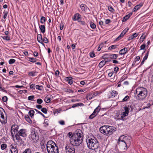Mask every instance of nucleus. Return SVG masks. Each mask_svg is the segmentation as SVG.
<instances>
[{
	"mask_svg": "<svg viewBox=\"0 0 153 153\" xmlns=\"http://www.w3.org/2000/svg\"><path fill=\"white\" fill-rule=\"evenodd\" d=\"M83 140V135L80 130H76L70 139L71 145L73 146H78L80 145Z\"/></svg>",
	"mask_w": 153,
	"mask_h": 153,
	"instance_id": "nucleus-1",
	"label": "nucleus"
},
{
	"mask_svg": "<svg viewBox=\"0 0 153 153\" xmlns=\"http://www.w3.org/2000/svg\"><path fill=\"white\" fill-rule=\"evenodd\" d=\"M131 141V138L128 135L121 136L119 137L118 142L120 148L123 151L126 150L130 145Z\"/></svg>",
	"mask_w": 153,
	"mask_h": 153,
	"instance_id": "nucleus-2",
	"label": "nucleus"
},
{
	"mask_svg": "<svg viewBox=\"0 0 153 153\" xmlns=\"http://www.w3.org/2000/svg\"><path fill=\"white\" fill-rule=\"evenodd\" d=\"M147 89L143 87L137 88L135 93L136 99L138 100H143L145 99L147 95Z\"/></svg>",
	"mask_w": 153,
	"mask_h": 153,
	"instance_id": "nucleus-3",
	"label": "nucleus"
},
{
	"mask_svg": "<svg viewBox=\"0 0 153 153\" xmlns=\"http://www.w3.org/2000/svg\"><path fill=\"white\" fill-rule=\"evenodd\" d=\"M88 148L91 149L95 150L99 146V144L97 139L94 137L89 138L86 140Z\"/></svg>",
	"mask_w": 153,
	"mask_h": 153,
	"instance_id": "nucleus-4",
	"label": "nucleus"
},
{
	"mask_svg": "<svg viewBox=\"0 0 153 153\" xmlns=\"http://www.w3.org/2000/svg\"><path fill=\"white\" fill-rule=\"evenodd\" d=\"M47 149L48 153H59L58 146L52 140H49L47 142Z\"/></svg>",
	"mask_w": 153,
	"mask_h": 153,
	"instance_id": "nucleus-5",
	"label": "nucleus"
},
{
	"mask_svg": "<svg viewBox=\"0 0 153 153\" xmlns=\"http://www.w3.org/2000/svg\"><path fill=\"white\" fill-rule=\"evenodd\" d=\"M29 138L30 140H32L34 142H36L39 140V136L37 132L34 128L32 129L30 134Z\"/></svg>",
	"mask_w": 153,
	"mask_h": 153,
	"instance_id": "nucleus-6",
	"label": "nucleus"
},
{
	"mask_svg": "<svg viewBox=\"0 0 153 153\" xmlns=\"http://www.w3.org/2000/svg\"><path fill=\"white\" fill-rule=\"evenodd\" d=\"M68 144L66 145L65 147V150L66 153H74L75 149L73 146Z\"/></svg>",
	"mask_w": 153,
	"mask_h": 153,
	"instance_id": "nucleus-7",
	"label": "nucleus"
},
{
	"mask_svg": "<svg viewBox=\"0 0 153 153\" xmlns=\"http://www.w3.org/2000/svg\"><path fill=\"white\" fill-rule=\"evenodd\" d=\"M19 128V126L17 125H13L12 126L11 129V134L13 138L14 137V136L18 132Z\"/></svg>",
	"mask_w": 153,
	"mask_h": 153,
	"instance_id": "nucleus-8",
	"label": "nucleus"
},
{
	"mask_svg": "<svg viewBox=\"0 0 153 153\" xmlns=\"http://www.w3.org/2000/svg\"><path fill=\"white\" fill-rule=\"evenodd\" d=\"M115 127L112 126H106V134L107 135H111L115 131Z\"/></svg>",
	"mask_w": 153,
	"mask_h": 153,
	"instance_id": "nucleus-9",
	"label": "nucleus"
},
{
	"mask_svg": "<svg viewBox=\"0 0 153 153\" xmlns=\"http://www.w3.org/2000/svg\"><path fill=\"white\" fill-rule=\"evenodd\" d=\"M5 111L2 112L0 110V121L3 124H5L7 123V119L4 117Z\"/></svg>",
	"mask_w": 153,
	"mask_h": 153,
	"instance_id": "nucleus-10",
	"label": "nucleus"
},
{
	"mask_svg": "<svg viewBox=\"0 0 153 153\" xmlns=\"http://www.w3.org/2000/svg\"><path fill=\"white\" fill-rule=\"evenodd\" d=\"M16 134L22 137H26L27 135V130L25 129H21L18 131Z\"/></svg>",
	"mask_w": 153,
	"mask_h": 153,
	"instance_id": "nucleus-11",
	"label": "nucleus"
},
{
	"mask_svg": "<svg viewBox=\"0 0 153 153\" xmlns=\"http://www.w3.org/2000/svg\"><path fill=\"white\" fill-rule=\"evenodd\" d=\"M124 109L125 111L123 112L122 114H121V118H123L124 117H125L127 116L128 115L129 113V109L128 108L127 106H125L124 107Z\"/></svg>",
	"mask_w": 153,
	"mask_h": 153,
	"instance_id": "nucleus-12",
	"label": "nucleus"
},
{
	"mask_svg": "<svg viewBox=\"0 0 153 153\" xmlns=\"http://www.w3.org/2000/svg\"><path fill=\"white\" fill-rule=\"evenodd\" d=\"M118 94L117 91H109L108 94V96L109 97H113L116 96Z\"/></svg>",
	"mask_w": 153,
	"mask_h": 153,
	"instance_id": "nucleus-13",
	"label": "nucleus"
},
{
	"mask_svg": "<svg viewBox=\"0 0 153 153\" xmlns=\"http://www.w3.org/2000/svg\"><path fill=\"white\" fill-rule=\"evenodd\" d=\"M14 137L16 138V140L17 141V142H18L19 144L21 145L24 142L22 139L20 137V136L18 135L17 134H16L14 136Z\"/></svg>",
	"mask_w": 153,
	"mask_h": 153,
	"instance_id": "nucleus-14",
	"label": "nucleus"
},
{
	"mask_svg": "<svg viewBox=\"0 0 153 153\" xmlns=\"http://www.w3.org/2000/svg\"><path fill=\"white\" fill-rule=\"evenodd\" d=\"M143 4V2H141L138 4L136 6L133 10V12H135L137 10L139 9L141 7H142Z\"/></svg>",
	"mask_w": 153,
	"mask_h": 153,
	"instance_id": "nucleus-15",
	"label": "nucleus"
},
{
	"mask_svg": "<svg viewBox=\"0 0 153 153\" xmlns=\"http://www.w3.org/2000/svg\"><path fill=\"white\" fill-rule=\"evenodd\" d=\"M80 18L81 19V15L78 13H77L74 14V17L73 18V20L74 21H79Z\"/></svg>",
	"mask_w": 153,
	"mask_h": 153,
	"instance_id": "nucleus-16",
	"label": "nucleus"
},
{
	"mask_svg": "<svg viewBox=\"0 0 153 153\" xmlns=\"http://www.w3.org/2000/svg\"><path fill=\"white\" fill-rule=\"evenodd\" d=\"M97 114L96 110H94L93 113L89 116V119H93L97 115Z\"/></svg>",
	"mask_w": 153,
	"mask_h": 153,
	"instance_id": "nucleus-17",
	"label": "nucleus"
},
{
	"mask_svg": "<svg viewBox=\"0 0 153 153\" xmlns=\"http://www.w3.org/2000/svg\"><path fill=\"white\" fill-rule=\"evenodd\" d=\"M128 49L127 48H124L120 50L119 52L120 54L122 55L124 54L127 52Z\"/></svg>",
	"mask_w": 153,
	"mask_h": 153,
	"instance_id": "nucleus-18",
	"label": "nucleus"
},
{
	"mask_svg": "<svg viewBox=\"0 0 153 153\" xmlns=\"http://www.w3.org/2000/svg\"><path fill=\"white\" fill-rule=\"evenodd\" d=\"M138 35V33H134L131 36H129L128 39V40L133 39L134 38L136 37Z\"/></svg>",
	"mask_w": 153,
	"mask_h": 153,
	"instance_id": "nucleus-19",
	"label": "nucleus"
},
{
	"mask_svg": "<svg viewBox=\"0 0 153 153\" xmlns=\"http://www.w3.org/2000/svg\"><path fill=\"white\" fill-rule=\"evenodd\" d=\"M153 105V100H149L147 104V106L144 107L143 108H148L151 106Z\"/></svg>",
	"mask_w": 153,
	"mask_h": 153,
	"instance_id": "nucleus-20",
	"label": "nucleus"
},
{
	"mask_svg": "<svg viewBox=\"0 0 153 153\" xmlns=\"http://www.w3.org/2000/svg\"><path fill=\"white\" fill-rule=\"evenodd\" d=\"M100 131L101 133L105 134V126H101L100 128Z\"/></svg>",
	"mask_w": 153,
	"mask_h": 153,
	"instance_id": "nucleus-21",
	"label": "nucleus"
},
{
	"mask_svg": "<svg viewBox=\"0 0 153 153\" xmlns=\"http://www.w3.org/2000/svg\"><path fill=\"white\" fill-rule=\"evenodd\" d=\"M25 118L28 123H32V121L31 120L28 115H25Z\"/></svg>",
	"mask_w": 153,
	"mask_h": 153,
	"instance_id": "nucleus-22",
	"label": "nucleus"
},
{
	"mask_svg": "<svg viewBox=\"0 0 153 153\" xmlns=\"http://www.w3.org/2000/svg\"><path fill=\"white\" fill-rule=\"evenodd\" d=\"M39 28L42 33H44L45 32V26L44 25H41L40 26Z\"/></svg>",
	"mask_w": 153,
	"mask_h": 153,
	"instance_id": "nucleus-23",
	"label": "nucleus"
},
{
	"mask_svg": "<svg viewBox=\"0 0 153 153\" xmlns=\"http://www.w3.org/2000/svg\"><path fill=\"white\" fill-rule=\"evenodd\" d=\"M132 13H130L128 14L125 16L123 18V21L124 22L128 20L130 17V16L132 15Z\"/></svg>",
	"mask_w": 153,
	"mask_h": 153,
	"instance_id": "nucleus-24",
	"label": "nucleus"
},
{
	"mask_svg": "<svg viewBox=\"0 0 153 153\" xmlns=\"http://www.w3.org/2000/svg\"><path fill=\"white\" fill-rule=\"evenodd\" d=\"M105 64V59L101 61L99 64V66L100 68L102 67Z\"/></svg>",
	"mask_w": 153,
	"mask_h": 153,
	"instance_id": "nucleus-25",
	"label": "nucleus"
},
{
	"mask_svg": "<svg viewBox=\"0 0 153 153\" xmlns=\"http://www.w3.org/2000/svg\"><path fill=\"white\" fill-rule=\"evenodd\" d=\"M90 26L91 28L93 29H94L96 28V25L93 22H91L90 23Z\"/></svg>",
	"mask_w": 153,
	"mask_h": 153,
	"instance_id": "nucleus-26",
	"label": "nucleus"
},
{
	"mask_svg": "<svg viewBox=\"0 0 153 153\" xmlns=\"http://www.w3.org/2000/svg\"><path fill=\"white\" fill-rule=\"evenodd\" d=\"M42 35L41 34H39L37 35V40L39 42H40L41 41H42Z\"/></svg>",
	"mask_w": 153,
	"mask_h": 153,
	"instance_id": "nucleus-27",
	"label": "nucleus"
},
{
	"mask_svg": "<svg viewBox=\"0 0 153 153\" xmlns=\"http://www.w3.org/2000/svg\"><path fill=\"white\" fill-rule=\"evenodd\" d=\"M1 37L4 39L9 41L10 40V37L7 36L3 35L1 36Z\"/></svg>",
	"mask_w": 153,
	"mask_h": 153,
	"instance_id": "nucleus-28",
	"label": "nucleus"
},
{
	"mask_svg": "<svg viewBox=\"0 0 153 153\" xmlns=\"http://www.w3.org/2000/svg\"><path fill=\"white\" fill-rule=\"evenodd\" d=\"M36 71H30L28 73V75L30 76H36Z\"/></svg>",
	"mask_w": 153,
	"mask_h": 153,
	"instance_id": "nucleus-29",
	"label": "nucleus"
},
{
	"mask_svg": "<svg viewBox=\"0 0 153 153\" xmlns=\"http://www.w3.org/2000/svg\"><path fill=\"white\" fill-rule=\"evenodd\" d=\"M7 145L5 143H3L1 145V149L2 150H4L7 147Z\"/></svg>",
	"mask_w": 153,
	"mask_h": 153,
	"instance_id": "nucleus-30",
	"label": "nucleus"
},
{
	"mask_svg": "<svg viewBox=\"0 0 153 153\" xmlns=\"http://www.w3.org/2000/svg\"><path fill=\"white\" fill-rule=\"evenodd\" d=\"M49 120L47 119H45V120L44 123V126H45L47 127L49 125Z\"/></svg>",
	"mask_w": 153,
	"mask_h": 153,
	"instance_id": "nucleus-31",
	"label": "nucleus"
},
{
	"mask_svg": "<svg viewBox=\"0 0 153 153\" xmlns=\"http://www.w3.org/2000/svg\"><path fill=\"white\" fill-rule=\"evenodd\" d=\"M109 57L112 59H115L117 58V55L116 54L110 55L109 56Z\"/></svg>",
	"mask_w": 153,
	"mask_h": 153,
	"instance_id": "nucleus-32",
	"label": "nucleus"
},
{
	"mask_svg": "<svg viewBox=\"0 0 153 153\" xmlns=\"http://www.w3.org/2000/svg\"><path fill=\"white\" fill-rule=\"evenodd\" d=\"M34 111L33 110H31L29 111L28 114L31 117H32L34 115Z\"/></svg>",
	"mask_w": 153,
	"mask_h": 153,
	"instance_id": "nucleus-33",
	"label": "nucleus"
},
{
	"mask_svg": "<svg viewBox=\"0 0 153 153\" xmlns=\"http://www.w3.org/2000/svg\"><path fill=\"white\" fill-rule=\"evenodd\" d=\"M45 21H46V19H45V18L44 17L42 16L41 18L40 22L42 24H43L45 23Z\"/></svg>",
	"mask_w": 153,
	"mask_h": 153,
	"instance_id": "nucleus-34",
	"label": "nucleus"
},
{
	"mask_svg": "<svg viewBox=\"0 0 153 153\" xmlns=\"http://www.w3.org/2000/svg\"><path fill=\"white\" fill-rule=\"evenodd\" d=\"M10 151L11 153H18V150L17 147L14 149H10Z\"/></svg>",
	"mask_w": 153,
	"mask_h": 153,
	"instance_id": "nucleus-35",
	"label": "nucleus"
},
{
	"mask_svg": "<svg viewBox=\"0 0 153 153\" xmlns=\"http://www.w3.org/2000/svg\"><path fill=\"white\" fill-rule=\"evenodd\" d=\"M117 45H112L109 47L108 48V50H111V49H115L117 48Z\"/></svg>",
	"mask_w": 153,
	"mask_h": 153,
	"instance_id": "nucleus-36",
	"label": "nucleus"
},
{
	"mask_svg": "<svg viewBox=\"0 0 153 153\" xmlns=\"http://www.w3.org/2000/svg\"><path fill=\"white\" fill-rule=\"evenodd\" d=\"M23 153H31V150L29 148L27 149Z\"/></svg>",
	"mask_w": 153,
	"mask_h": 153,
	"instance_id": "nucleus-37",
	"label": "nucleus"
},
{
	"mask_svg": "<svg viewBox=\"0 0 153 153\" xmlns=\"http://www.w3.org/2000/svg\"><path fill=\"white\" fill-rule=\"evenodd\" d=\"M93 97V94L88 95L87 96V99L88 100H90Z\"/></svg>",
	"mask_w": 153,
	"mask_h": 153,
	"instance_id": "nucleus-38",
	"label": "nucleus"
},
{
	"mask_svg": "<svg viewBox=\"0 0 153 153\" xmlns=\"http://www.w3.org/2000/svg\"><path fill=\"white\" fill-rule=\"evenodd\" d=\"M124 35L122 32L120 35L116 39V40L118 41L120 40Z\"/></svg>",
	"mask_w": 153,
	"mask_h": 153,
	"instance_id": "nucleus-39",
	"label": "nucleus"
},
{
	"mask_svg": "<svg viewBox=\"0 0 153 153\" xmlns=\"http://www.w3.org/2000/svg\"><path fill=\"white\" fill-rule=\"evenodd\" d=\"M124 35L122 32L120 35L116 39V40L118 41L120 40Z\"/></svg>",
	"mask_w": 153,
	"mask_h": 153,
	"instance_id": "nucleus-40",
	"label": "nucleus"
},
{
	"mask_svg": "<svg viewBox=\"0 0 153 153\" xmlns=\"http://www.w3.org/2000/svg\"><path fill=\"white\" fill-rule=\"evenodd\" d=\"M15 62L16 60L15 59H11L9 60V63L10 64H12L15 63Z\"/></svg>",
	"mask_w": 153,
	"mask_h": 153,
	"instance_id": "nucleus-41",
	"label": "nucleus"
},
{
	"mask_svg": "<svg viewBox=\"0 0 153 153\" xmlns=\"http://www.w3.org/2000/svg\"><path fill=\"white\" fill-rule=\"evenodd\" d=\"M86 7V5L84 4H82L80 5V7L82 9V10H85V7Z\"/></svg>",
	"mask_w": 153,
	"mask_h": 153,
	"instance_id": "nucleus-42",
	"label": "nucleus"
},
{
	"mask_svg": "<svg viewBox=\"0 0 153 153\" xmlns=\"http://www.w3.org/2000/svg\"><path fill=\"white\" fill-rule=\"evenodd\" d=\"M41 111L44 113L46 114L47 113V110L46 108H42Z\"/></svg>",
	"mask_w": 153,
	"mask_h": 153,
	"instance_id": "nucleus-43",
	"label": "nucleus"
},
{
	"mask_svg": "<svg viewBox=\"0 0 153 153\" xmlns=\"http://www.w3.org/2000/svg\"><path fill=\"white\" fill-rule=\"evenodd\" d=\"M42 41L43 42L46 43H48L49 42L48 39L47 38L45 37L42 38Z\"/></svg>",
	"mask_w": 153,
	"mask_h": 153,
	"instance_id": "nucleus-44",
	"label": "nucleus"
},
{
	"mask_svg": "<svg viewBox=\"0 0 153 153\" xmlns=\"http://www.w3.org/2000/svg\"><path fill=\"white\" fill-rule=\"evenodd\" d=\"M36 88L40 90H42L43 89V87L42 85H36Z\"/></svg>",
	"mask_w": 153,
	"mask_h": 153,
	"instance_id": "nucleus-45",
	"label": "nucleus"
},
{
	"mask_svg": "<svg viewBox=\"0 0 153 153\" xmlns=\"http://www.w3.org/2000/svg\"><path fill=\"white\" fill-rule=\"evenodd\" d=\"M29 61L33 62H35L36 61V59L32 58H30L29 59Z\"/></svg>",
	"mask_w": 153,
	"mask_h": 153,
	"instance_id": "nucleus-46",
	"label": "nucleus"
},
{
	"mask_svg": "<svg viewBox=\"0 0 153 153\" xmlns=\"http://www.w3.org/2000/svg\"><path fill=\"white\" fill-rule=\"evenodd\" d=\"M34 110L36 111V112L38 113V114H40L42 115L43 117L44 118H46V117L45 116L44 114H43L41 112L37 110V109H34Z\"/></svg>",
	"mask_w": 153,
	"mask_h": 153,
	"instance_id": "nucleus-47",
	"label": "nucleus"
},
{
	"mask_svg": "<svg viewBox=\"0 0 153 153\" xmlns=\"http://www.w3.org/2000/svg\"><path fill=\"white\" fill-rule=\"evenodd\" d=\"M149 53V52L148 51L147 52V53L145 55V56H144V57L143 59L145 61L146 59H147L148 58V57Z\"/></svg>",
	"mask_w": 153,
	"mask_h": 153,
	"instance_id": "nucleus-48",
	"label": "nucleus"
},
{
	"mask_svg": "<svg viewBox=\"0 0 153 153\" xmlns=\"http://www.w3.org/2000/svg\"><path fill=\"white\" fill-rule=\"evenodd\" d=\"M99 24L102 28H103L104 27V25L103 24V22L102 21H100L99 22Z\"/></svg>",
	"mask_w": 153,
	"mask_h": 153,
	"instance_id": "nucleus-49",
	"label": "nucleus"
},
{
	"mask_svg": "<svg viewBox=\"0 0 153 153\" xmlns=\"http://www.w3.org/2000/svg\"><path fill=\"white\" fill-rule=\"evenodd\" d=\"M108 10L111 12H113L114 10V9L112 8L111 6L108 7Z\"/></svg>",
	"mask_w": 153,
	"mask_h": 153,
	"instance_id": "nucleus-50",
	"label": "nucleus"
},
{
	"mask_svg": "<svg viewBox=\"0 0 153 153\" xmlns=\"http://www.w3.org/2000/svg\"><path fill=\"white\" fill-rule=\"evenodd\" d=\"M43 102L42 100L41 99H38L37 100V102L39 104H41Z\"/></svg>",
	"mask_w": 153,
	"mask_h": 153,
	"instance_id": "nucleus-51",
	"label": "nucleus"
},
{
	"mask_svg": "<svg viewBox=\"0 0 153 153\" xmlns=\"http://www.w3.org/2000/svg\"><path fill=\"white\" fill-rule=\"evenodd\" d=\"M89 55L90 57L91 58H93L95 56L94 53L93 52H90L89 53Z\"/></svg>",
	"mask_w": 153,
	"mask_h": 153,
	"instance_id": "nucleus-52",
	"label": "nucleus"
},
{
	"mask_svg": "<svg viewBox=\"0 0 153 153\" xmlns=\"http://www.w3.org/2000/svg\"><path fill=\"white\" fill-rule=\"evenodd\" d=\"M2 100L4 102H6L7 100V98L6 96H4L2 97Z\"/></svg>",
	"mask_w": 153,
	"mask_h": 153,
	"instance_id": "nucleus-53",
	"label": "nucleus"
},
{
	"mask_svg": "<svg viewBox=\"0 0 153 153\" xmlns=\"http://www.w3.org/2000/svg\"><path fill=\"white\" fill-rule=\"evenodd\" d=\"M35 97L34 95H32L29 96L28 97V100H30L33 99Z\"/></svg>",
	"mask_w": 153,
	"mask_h": 153,
	"instance_id": "nucleus-54",
	"label": "nucleus"
},
{
	"mask_svg": "<svg viewBox=\"0 0 153 153\" xmlns=\"http://www.w3.org/2000/svg\"><path fill=\"white\" fill-rule=\"evenodd\" d=\"M128 27L126 28L122 32V33L125 35L126 33L128 31Z\"/></svg>",
	"mask_w": 153,
	"mask_h": 153,
	"instance_id": "nucleus-55",
	"label": "nucleus"
},
{
	"mask_svg": "<svg viewBox=\"0 0 153 153\" xmlns=\"http://www.w3.org/2000/svg\"><path fill=\"white\" fill-rule=\"evenodd\" d=\"M129 98V96H126L122 100L123 102L126 101Z\"/></svg>",
	"mask_w": 153,
	"mask_h": 153,
	"instance_id": "nucleus-56",
	"label": "nucleus"
},
{
	"mask_svg": "<svg viewBox=\"0 0 153 153\" xmlns=\"http://www.w3.org/2000/svg\"><path fill=\"white\" fill-rule=\"evenodd\" d=\"M45 101L47 103L50 102V98L46 97L45 99Z\"/></svg>",
	"mask_w": 153,
	"mask_h": 153,
	"instance_id": "nucleus-57",
	"label": "nucleus"
},
{
	"mask_svg": "<svg viewBox=\"0 0 153 153\" xmlns=\"http://www.w3.org/2000/svg\"><path fill=\"white\" fill-rule=\"evenodd\" d=\"M10 149H14L17 147V146L15 144H12L10 145Z\"/></svg>",
	"mask_w": 153,
	"mask_h": 153,
	"instance_id": "nucleus-58",
	"label": "nucleus"
},
{
	"mask_svg": "<svg viewBox=\"0 0 153 153\" xmlns=\"http://www.w3.org/2000/svg\"><path fill=\"white\" fill-rule=\"evenodd\" d=\"M66 92H68L70 93H73L74 92V91L72 89H67L66 91Z\"/></svg>",
	"mask_w": 153,
	"mask_h": 153,
	"instance_id": "nucleus-59",
	"label": "nucleus"
},
{
	"mask_svg": "<svg viewBox=\"0 0 153 153\" xmlns=\"http://www.w3.org/2000/svg\"><path fill=\"white\" fill-rule=\"evenodd\" d=\"M3 13L4 14V16H3V18L5 19L6 18L7 16V12H4Z\"/></svg>",
	"mask_w": 153,
	"mask_h": 153,
	"instance_id": "nucleus-60",
	"label": "nucleus"
},
{
	"mask_svg": "<svg viewBox=\"0 0 153 153\" xmlns=\"http://www.w3.org/2000/svg\"><path fill=\"white\" fill-rule=\"evenodd\" d=\"M78 22L80 23V24L82 25H85V23L84 21H78Z\"/></svg>",
	"mask_w": 153,
	"mask_h": 153,
	"instance_id": "nucleus-61",
	"label": "nucleus"
},
{
	"mask_svg": "<svg viewBox=\"0 0 153 153\" xmlns=\"http://www.w3.org/2000/svg\"><path fill=\"white\" fill-rule=\"evenodd\" d=\"M71 79H73V78L71 77H67L65 78V80L66 82H68Z\"/></svg>",
	"mask_w": 153,
	"mask_h": 153,
	"instance_id": "nucleus-62",
	"label": "nucleus"
},
{
	"mask_svg": "<svg viewBox=\"0 0 153 153\" xmlns=\"http://www.w3.org/2000/svg\"><path fill=\"white\" fill-rule=\"evenodd\" d=\"M119 70V68L117 67H115L114 68V71L117 73Z\"/></svg>",
	"mask_w": 153,
	"mask_h": 153,
	"instance_id": "nucleus-63",
	"label": "nucleus"
},
{
	"mask_svg": "<svg viewBox=\"0 0 153 153\" xmlns=\"http://www.w3.org/2000/svg\"><path fill=\"white\" fill-rule=\"evenodd\" d=\"M145 48V44H143L140 47V50H144Z\"/></svg>",
	"mask_w": 153,
	"mask_h": 153,
	"instance_id": "nucleus-64",
	"label": "nucleus"
}]
</instances>
